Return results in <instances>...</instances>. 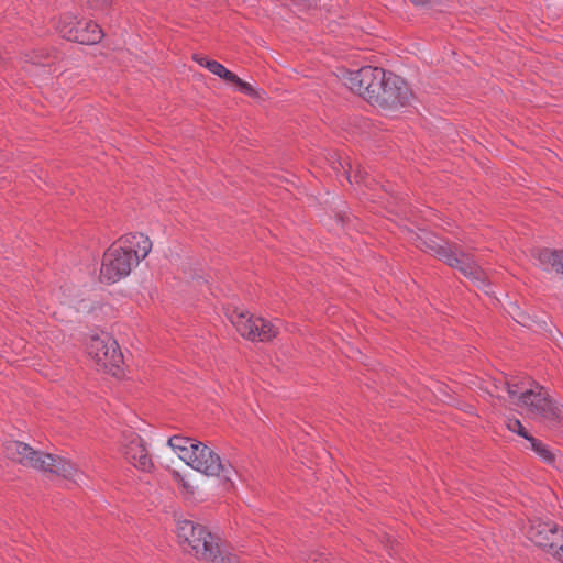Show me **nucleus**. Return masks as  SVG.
Wrapping results in <instances>:
<instances>
[{
  "mask_svg": "<svg viewBox=\"0 0 563 563\" xmlns=\"http://www.w3.org/2000/svg\"><path fill=\"white\" fill-rule=\"evenodd\" d=\"M550 554L560 561H563V529L560 530L558 539L548 548Z\"/></svg>",
  "mask_w": 563,
  "mask_h": 563,
  "instance_id": "22",
  "label": "nucleus"
},
{
  "mask_svg": "<svg viewBox=\"0 0 563 563\" xmlns=\"http://www.w3.org/2000/svg\"><path fill=\"white\" fill-rule=\"evenodd\" d=\"M194 60L196 63H198L201 67L206 68V64L207 63H212L213 59H209L208 57L202 56V55H195L194 56Z\"/></svg>",
  "mask_w": 563,
  "mask_h": 563,
  "instance_id": "26",
  "label": "nucleus"
},
{
  "mask_svg": "<svg viewBox=\"0 0 563 563\" xmlns=\"http://www.w3.org/2000/svg\"><path fill=\"white\" fill-rule=\"evenodd\" d=\"M433 255L443 261L449 266L459 269L465 277L474 282V284L485 294L490 295V284L485 273L473 261V258L462 252L461 249H431Z\"/></svg>",
  "mask_w": 563,
  "mask_h": 563,
  "instance_id": "6",
  "label": "nucleus"
},
{
  "mask_svg": "<svg viewBox=\"0 0 563 563\" xmlns=\"http://www.w3.org/2000/svg\"><path fill=\"white\" fill-rule=\"evenodd\" d=\"M354 217L349 212L345 201L338 199L330 213L322 218V223L329 230L338 232L339 229H345L351 225Z\"/></svg>",
  "mask_w": 563,
  "mask_h": 563,
  "instance_id": "15",
  "label": "nucleus"
},
{
  "mask_svg": "<svg viewBox=\"0 0 563 563\" xmlns=\"http://www.w3.org/2000/svg\"><path fill=\"white\" fill-rule=\"evenodd\" d=\"M206 68L213 75L218 76L221 79H224L228 82L231 80H238V76L227 69L222 64L217 60H212V63H207Z\"/></svg>",
  "mask_w": 563,
  "mask_h": 563,
  "instance_id": "19",
  "label": "nucleus"
},
{
  "mask_svg": "<svg viewBox=\"0 0 563 563\" xmlns=\"http://www.w3.org/2000/svg\"><path fill=\"white\" fill-rule=\"evenodd\" d=\"M560 528L553 522L539 521L528 530L529 539L538 547L547 549L558 539Z\"/></svg>",
  "mask_w": 563,
  "mask_h": 563,
  "instance_id": "13",
  "label": "nucleus"
},
{
  "mask_svg": "<svg viewBox=\"0 0 563 563\" xmlns=\"http://www.w3.org/2000/svg\"><path fill=\"white\" fill-rule=\"evenodd\" d=\"M530 449L545 463H552L554 455L547 444L531 437L529 440Z\"/></svg>",
  "mask_w": 563,
  "mask_h": 563,
  "instance_id": "18",
  "label": "nucleus"
},
{
  "mask_svg": "<svg viewBox=\"0 0 563 563\" xmlns=\"http://www.w3.org/2000/svg\"><path fill=\"white\" fill-rule=\"evenodd\" d=\"M199 441L181 435L170 437L167 441L168 446L178 455V457L186 463L190 459V451L197 445Z\"/></svg>",
  "mask_w": 563,
  "mask_h": 563,
  "instance_id": "16",
  "label": "nucleus"
},
{
  "mask_svg": "<svg viewBox=\"0 0 563 563\" xmlns=\"http://www.w3.org/2000/svg\"><path fill=\"white\" fill-rule=\"evenodd\" d=\"M330 165H331V168L336 173V174H340L342 173L346 180L350 183V184H353L352 183V179H351V169H352V166L350 164V162H347L346 159H342L340 157H336V156H332L331 159H330Z\"/></svg>",
  "mask_w": 563,
  "mask_h": 563,
  "instance_id": "20",
  "label": "nucleus"
},
{
  "mask_svg": "<svg viewBox=\"0 0 563 563\" xmlns=\"http://www.w3.org/2000/svg\"><path fill=\"white\" fill-rule=\"evenodd\" d=\"M89 356L103 371L113 376L119 375L123 355L117 341L108 334L92 336L87 346Z\"/></svg>",
  "mask_w": 563,
  "mask_h": 563,
  "instance_id": "8",
  "label": "nucleus"
},
{
  "mask_svg": "<svg viewBox=\"0 0 563 563\" xmlns=\"http://www.w3.org/2000/svg\"><path fill=\"white\" fill-rule=\"evenodd\" d=\"M2 453L5 457L24 466L40 471H48L75 483H77L81 476L76 466L68 460L35 451L26 443L16 440L5 441L3 443Z\"/></svg>",
  "mask_w": 563,
  "mask_h": 563,
  "instance_id": "2",
  "label": "nucleus"
},
{
  "mask_svg": "<svg viewBox=\"0 0 563 563\" xmlns=\"http://www.w3.org/2000/svg\"><path fill=\"white\" fill-rule=\"evenodd\" d=\"M371 97L374 98L373 103H377L386 110H397L409 102L411 91L401 77L387 73L379 92Z\"/></svg>",
  "mask_w": 563,
  "mask_h": 563,
  "instance_id": "9",
  "label": "nucleus"
},
{
  "mask_svg": "<svg viewBox=\"0 0 563 563\" xmlns=\"http://www.w3.org/2000/svg\"><path fill=\"white\" fill-rule=\"evenodd\" d=\"M507 393L511 399L517 398V405L526 408L528 412L545 417L551 411V401L545 396L543 388H523L517 383H507Z\"/></svg>",
  "mask_w": 563,
  "mask_h": 563,
  "instance_id": "10",
  "label": "nucleus"
},
{
  "mask_svg": "<svg viewBox=\"0 0 563 563\" xmlns=\"http://www.w3.org/2000/svg\"><path fill=\"white\" fill-rule=\"evenodd\" d=\"M386 74L380 67L364 66L357 70H344L341 80L350 90L373 103L374 98L371 96L379 92Z\"/></svg>",
  "mask_w": 563,
  "mask_h": 563,
  "instance_id": "5",
  "label": "nucleus"
},
{
  "mask_svg": "<svg viewBox=\"0 0 563 563\" xmlns=\"http://www.w3.org/2000/svg\"><path fill=\"white\" fill-rule=\"evenodd\" d=\"M415 5H424L429 0H410Z\"/></svg>",
  "mask_w": 563,
  "mask_h": 563,
  "instance_id": "27",
  "label": "nucleus"
},
{
  "mask_svg": "<svg viewBox=\"0 0 563 563\" xmlns=\"http://www.w3.org/2000/svg\"><path fill=\"white\" fill-rule=\"evenodd\" d=\"M151 249H107L100 268V278L109 284L117 283L131 273L133 266L145 258Z\"/></svg>",
  "mask_w": 563,
  "mask_h": 563,
  "instance_id": "3",
  "label": "nucleus"
},
{
  "mask_svg": "<svg viewBox=\"0 0 563 563\" xmlns=\"http://www.w3.org/2000/svg\"><path fill=\"white\" fill-rule=\"evenodd\" d=\"M530 256L544 271H555L563 275V249H531Z\"/></svg>",
  "mask_w": 563,
  "mask_h": 563,
  "instance_id": "14",
  "label": "nucleus"
},
{
  "mask_svg": "<svg viewBox=\"0 0 563 563\" xmlns=\"http://www.w3.org/2000/svg\"><path fill=\"white\" fill-rule=\"evenodd\" d=\"M231 84H235L238 86L239 91L253 96L254 95V88L251 84L243 81L241 78L238 77V80H231Z\"/></svg>",
  "mask_w": 563,
  "mask_h": 563,
  "instance_id": "24",
  "label": "nucleus"
},
{
  "mask_svg": "<svg viewBox=\"0 0 563 563\" xmlns=\"http://www.w3.org/2000/svg\"><path fill=\"white\" fill-rule=\"evenodd\" d=\"M423 244H424V246H437V247L443 246V244L441 242H438L432 239H430L429 241L423 240ZM444 246H456V245L453 242L446 241V242H444Z\"/></svg>",
  "mask_w": 563,
  "mask_h": 563,
  "instance_id": "25",
  "label": "nucleus"
},
{
  "mask_svg": "<svg viewBox=\"0 0 563 563\" xmlns=\"http://www.w3.org/2000/svg\"><path fill=\"white\" fill-rule=\"evenodd\" d=\"M80 24L76 29H69L65 32V40L77 42L84 45H95L103 37L101 27L92 21L79 20Z\"/></svg>",
  "mask_w": 563,
  "mask_h": 563,
  "instance_id": "12",
  "label": "nucleus"
},
{
  "mask_svg": "<svg viewBox=\"0 0 563 563\" xmlns=\"http://www.w3.org/2000/svg\"><path fill=\"white\" fill-rule=\"evenodd\" d=\"M507 428L509 431L517 433L518 435L522 437L527 441L532 437L526 431L525 427L518 419H508Z\"/></svg>",
  "mask_w": 563,
  "mask_h": 563,
  "instance_id": "23",
  "label": "nucleus"
},
{
  "mask_svg": "<svg viewBox=\"0 0 563 563\" xmlns=\"http://www.w3.org/2000/svg\"><path fill=\"white\" fill-rule=\"evenodd\" d=\"M228 318L236 331L251 341H269L276 336L278 327L263 318H254L247 311L233 309Z\"/></svg>",
  "mask_w": 563,
  "mask_h": 563,
  "instance_id": "7",
  "label": "nucleus"
},
{
  "mask_svg": "<svg viewBox=\"0 0 563 563\" xmlns=\"http://www.w3.org/2000/svg\"><path fill=\"white\" fill-rule=\"evenodd\" d=\"M97 2H100L102 5L110 3L111 0H96Z\"/></svg>",
  "mask_w": 563,
  "mask_h": 563,
  "instance_id": "28",
  "label": "nucleus"
},
{
  "mask_svg": "<svg viewBox=\"0 0 563 563\" xmlns=\"http://www.w3.org/2000/svg\"><path fill=\"white\" fill-rule=\"evenodd\" d=\"M176 534L184 549L199 560L211 563H238V556L219 544V538L205 526L183 519L176 523Z\"/></svg>",
  "mask_w": 563,
  "mask_h": 563,
  "instance_id": "1",
  "label": "nucleus"
},
{
  "mask_svg": "<svg viewBox=\"0 0 563 563\" xmlns=\"http://www.w3.org/2000/svg\"><path fill=\"white\" fill-rule=\"evenodd\" d=\"M190 452V459L186 461V464L191 468L207 476L217 477L230 484L233 483L235 470L228 461H223L211 448L198 442Z\"/></svg>",
  "mask_w": 563,
  "mask_h": 563,
  "instance_id": "4",
  "label": "nucleus"
},
{
  "mask_svg": "<svg viewBox=\"0 0 563 563\" xmlns=\"http://www.w3.org/2000/svg\"><path fill=\"white\" fill-rule=\"evenodd\" d=\"M121 453L131 465L142 472H151L154 467L146 442L132 430L122 433Z\"/></svg>",
  "mask_w": 563,
  "mask_h": 563,
  "instance_id": "11",
  "label": "nucleus"
},
{
  "mask_svg": "<svg viewBox=\"0 0 563 563\" xmlns=\"http://www.w3.org/2000/svg\"><path fill=\"white\" fill-rule=\"evenodd\" d=\"M80 24V21L74 14H64L57 24V31L62 37L65 38V32L69 29H76Z\"/></svg>",
  "mask_w": 563,
  "mask_h": 563,
  "instance_id": "21",
  "label": "nucleus"
},
{
  "mask_svg": "<svg viewBox=\"0 0 563 563\" xmlns=\"http://www.w3.org/2000/svg\"><path fill=\"white\" fill-rule=\"evenodd\" d=\"M119 246H152L150 238L141 232H132L119 239Z\"/></svg>",
  "mask_w": 563,
  "mask_h": 563,
  "instance_id": "17",
  "label": "nucleus"
}]
</instances>
